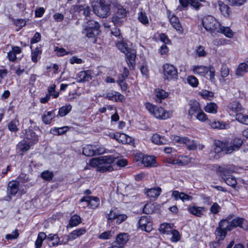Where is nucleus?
Here are the masks:
<instances>
[{
	"instance_id": "1",
	"label": "nucleus",
	"mask_w": 248,
	"mask_h": 248,
	"mask_svg": "<svg viewBox=\"0 0 248 248\" xmlns=\"http://www.w3.org/2000/svg\"><path fill=\"white\" fill-rule=\"evenodd\" d=\"M118 157L109 155L93 158L90 160L89 165L92 167H96L97 170L101 172L111 171L113 170L111 164Z\"/></svg>"
},
{
	"instance_id": "2",
	"label": "nucleus",
	"mask_w": 248,
	"mask_h": 248,
	"mask_svg": "<svg viewBox=\"0 0 248 248\" xmlns=\"http://www.w3.org/2000/svg\"><path fill=\"white\" fill-rule=\"evenodd\" d=\"M116 46L121 51L125 54L127 59L126 62L130 69L133 70L135 66L136 51L128 47V45L124 42H117Z\"/></svg>"
},
{
	"instance_id": "3",
	"label": "nucleus",
	"mask_w": 248,
	"mask_h": 248,
	"mask_svg": "<svg viewBox=\"0 0 248 248\" xmlns=\"http://www.w3.org/2000/svg\"><path fill=\"white\" fill-rule=\"evenodd\" d=\"M145 107L151 114L159 119L166 120L168 119L172 116L173 113L172 110H165L162 107L153 105L150 103H146Z\"/></svg>"
},
{
	"instance_id": "4",
	"label": "nucleus",
	"mask_w": 248,
	"mask_h": 248,
	"mask_svg": "<svg viewBox=\"0 0 248 248\" xmlns=\"http://www.w3.org/2000/svg\"><path fill=\"white\" fill-rule=\"evenodd\" d=\"M228 223L221 220L219 223L218 226L216 228L215 234L216 236V239L218 242H214L212 243L213 247L216 248L219 245V241L223 240L226 237L228 232H230Z\"/></svg>"
},
{
	"instance_id": "5",
	"label": "nucleus",
	"mask_w": 248,
	"mask_h": 248,
	"mask_svg": "<svg viewBox=\"0 0 248 248\" xmlns=\"http://www.w3.org/2000/svg\"><path fill=\"white\" fill-rule=\"evenodd\" d=\"M87 24L83 31V33L87 37L93 38L100 34V25L97 22L89 20L87 22Z\"/></svg>"
},
{
	"instance_id": "6",
	"label": "nucleus",
	"mask_w": 248,
	"mask_h": 248,
	"mask_svg": "<svg viewBox=\"0 0 248 248\" xmlns=\"http://www.w3.org/2000/svg\"><path fill=\"white\" fill-rule=\"evenodd\" d=\"M220 23L211 16L204 17L202 19V26L204 29L211 33L217 31Z\"/></svg>"
},
{
	"instance_id": "7",
	"label": "nucleus",
	"mask_w": 248,
	"mask_h": 248,
	"mask_svg": "<svg viewBox=\"0 0 248 248\" xmlns=\"http://www.w3.org/2000/svg\"><path fill=\"white\" fill-rule=\"evenodd\" d=\"M223 220L228 223V226L230 231L237 227H239L245 230L248 228L247 221L243 218L236 217L232 219L231 218L228 217L225 219H223Z\"/></svg>"
},
{
	"instance_id": "8",
	"label": "nucleus",
	"mask_w": 248,
	"mask_h": 248,
	"mask_svg": "<svg viewBox=\"0 0 248 248\" xmlns=\"http://www.w3.org/2000/svg\"><path fill=\"white\" fill-rule=\"evenodd\" d=\"M117 11L111 18L112 22L116 27L122 26L124 22V18L126 16L127 11L122 6L117 8Z\"/></svg>"
},
{
	"instance_id": "9",
	"label": "nucleus",
	"mask_w": 248,
	"mask_h": 248,
	"mask_svg": "<svg viewBox=\"0 0 248 248\" xmlns=\"http://www.w3.org/2000/svg\"><path fill=\"white\" fill-rule=\"evenodd\" d=\"M97 4L92 6L93 11L100 18H107L110 15V11L108 8L101 4L98 0H96Z\"/></svg>"
},
{
	"instance_id": "10",
	"label": "nucleus",
	"mask_w": 248,
	"mask_h": 248,
	"mask_svg": "<svg viewBox=\"0 0 248 248\" xmlns=\"http://www.w3.org/2000/svg\"><path fill=\"white\" fill-rule=\"evenodd\" d=\"M129 240L128 235L126 233H120L116 238V240L112 244V248H122Z\"/></svg>"
},
{
	"instance_id": "11",
	"label": "nucleus",
	"mask_w": 248,
	"mask_h": 248,
	"mask_svg": "<svg viewBox=\"0 0 248 248\" xmlns=\"http://www.w3.org/2000/svg\"><path fill=\"white\" fill-rule=\"evenodd\" d=\"M163 68L164 76L166 79L171 80L177 78V70L172 65L166 64L164 65Z\"/></svg>"
},
{
	"instance_id": "12",
	"label": "nucleus",
	"mask_w": 248,
	"mask_h": 248,
	"mask_svg": "<svg viewBox=\"0 0 248 248\" xmlns=\"http://www.w3.org/2000/svg\"><path fill=\"white\" fill-rule=\"evenodd\" d=\"M139 227L142 230L150 232L152 230V222L147 216H142L139 220Z\"/></svg>"
},
{
	"instance_id": "13",
	"label": "nucleus",
	"mask_w": 248,
	"mask_h": 248,
	"mask_svg": "<svg viewBox=\"0 0 248 248\" xmlns=\"http://www.w3.org/2000/svg\"><path fill=\"white\" fill-rule=\"evenodd\" d=\"M221 152H224V144L220 141H217L215 142L213 150L210 152L209 155L211 157L217 159L219 158L218 154Z\"/></svg>"
},
{
	"instance_id": "14",
	"label": "nucleus",
	"mask_w": 248,
	"mask_h": 248,
	"mask_svg": "<svg viewBox=\"0 0 248 248\" xmlns=\"http://www.w3.org/2000/svg\"><path fill=\"white\" fill-rule=\"evenodd\" d=\"M80 202H86L88 205L92 209L96 208L100 204L99 199L96 197H83Z\"/></svg>"
},
{
	"instance_id": "15",
	"label": "nucleus",
	"mask_w": 248,
	"mask_h": 248,
	"mask_svg": "<svg viewBox=\"0 0 248 248\" xmlns=\"http://www.w3.org/2000/svg\"><path fill=\"white\" fill-rule=\"evenodd\" d=\"M93 73L91 70L81 71L77 75V80L78 82H85L92 79Z\"/></svg>"
},
{
	"instance_id": "16",
	"label": "nucleus",
	"mask_w": 248,
	"mask_h": 248,
	"mask_svg": "<svg viewBox=\"0 0 248 248\" xmlns=\"http://www.w3.org/2000/svg\"><path fill=\"white\" fill-rule=\"evenodd\" d=\"M20 190V183L18 181H12L9 183L7 188V194L15 196Z\"/></svg>"
},
{
	"instance_id": "17",
	"label": "nucleus",
	"mask_w": 248,
	"mask_h": 248,
	"mask_svg": "<svg viewBox=\"0 0 248 248\" xmlns=\"http://www.w3.org/2000/svg\"><path fill=\"white\" fill-rule=\"evenodd\" d=\"M113 138L122 144H130L133 143L134 140L132 138L124 133H117L114 135Z\"/></svg>"
},
{
	"instance_id": "18",
	"label": "nucleus",
	"mask_w": 248,
	"mask_h": 248,
	"mask_svg": "<svg viewBox=\"0 0 248 248\" xmlns=\"http://www.w3.org/2000/svg\"><path fill=\"white\" fill-rule=\"evenodd\" d=\"M103 96L108 100L115 101H122L124 98V95L116 92H109L104 94Z\"/></svg>"
},
{
	"instance_id": "19",
	"label": "nucleus",
	"mask_w": 248,
	"mask_h": 248,
	"mask_svg": "<svg viewBox=\"0 0 248 248\" xmlns=\"http://www.w3.org/2000/svg\"><path fill=\"white\" fill-rule=\"evenodd\" d=\"M222 172V178L225 181L226 183L233 187H234L237 184L236 180L234 177L232 175H229V172L225 170H220Z\"/></svg>"
},
{
	"instance_id": "20",
	"label": "nucleus",
	"mask_w": 248,
	"mask_h": 248,
	"mask_svg": "<svg viewBox=\"0 0 248 248\" xmlns=\"http://www.w3.org/2000/svg\"><path fill=\"white\" fill-rule=\"evenodd\" d=\"M187 210L191 214L198 217H201L205 212V208L195 205H189L187 207Z\"/></svg>"
},
{
	"instance_id": "21",
	"label": "nucleus",
	"mask_w": 248,
	"mask_h": 248,
	"mask_svg": "<svg viewBox=\"0 0 248 248\" xmlns=\"http://www.w3.org/2000/svg\"><path fill=\"white\" fill-rule=\"evenodd\" d=\"M228 108L229 109V112H232V113L235 114V116L237 114H240L244 110L242 107V105L237 102H233L229 104Z\"/></svg>"
},
{
	"instance_id": "22",
	"label": "nucleus",
	"mask_w": 248,
	"mask_h": 248,
	"mask_svg": "<svg viewBox=\"0 0 248 248\" xmlns=\"http://www.w3.org/2000/svg\"><path fill=\"white\" fill-rule=\"evenodd\" d=\"M201 110L200 105L199 103L195 102L190 104V108L188 110V115L190 118L195 114H198Z\"/></svg>"
},
{
	"instance_id": "23",
	"label": "nucleus",
	"mask_w": 248,
	"mask_h": 248,
	"mask_svg": "<svg viewBox=\"0 0 248 248\" xmlns=\"http://www.w3.org/2000/svg\"><path fill=\"white\" fill-rule=\"evenodd\" d=\"M54 111H45L42 116V121L45 124H49L55 117Z\"/></svg>"
},
{
	"instance_id": "24",
	"label": "nucleus",
	"mask_w": 248,
	"mask_h": 248,
	"mask_svg": "<svg viewBox=\"0 0 248 248\" xmlns=\"http://www.w3.org/2000/svg\"><path fill=\"white\" fill-rule=\"evenodd\" d=\"M46 238L49 247L57 246L59 243V237L57 234H49Z\"/></svg>"
},
{
	"instance_id": "25",
	"label": "nucleus",
	"mask_w": 248,
	"mask_h": 248,
	"mask_svg": "<svg viewBox=\"0 0 248 248\" xmlns=\"http://www.w3.org/2000/svg\"><path fill=\"white\" fill-rule=\"evenodd\" d=\"M142 164L145 167H155V158L153 156H146L143 157Z\"/></svg>"
},
{
	"instance_id": "26",
	"label": "nucleus",
	"mask_w": 248,
	"mask_h": 248,
	"mask_svg": "<svg viewBox=\"0 0 248 248\" xmlns=\"http://www.w3.org/2000/svg\"><path fill=\"white\" fill-rule=\"evenodd\" d=\"M170 21L172 27L177 31L182 32V28L178 18L175 16H172L170 18Z\"/></svg>"
},
{
	"instance_id": "27",
	"label": "nucleus",
	"mask_w": 248,
	"mask_h": 248,
	"mask_svg": "<svg viewBox=\"0 0 248 248\" xmlns=\"http://www.w3.org/2000/svg\"><path fill=\"white\" fill-rule=\"evenodd\" d=\"M161 191V188L157 187L149 189L146 192L148 197L156 198L160 195Z\"/></svg>"
},
{
	"instance_id": "28",
	"label": "nucleus",
	"mask_w": 248,
	"mask_h": 248,
	"mask_svg": "<svg viewBox=\"0 0 248 248\" xmlns=\"http://www.w3.org/2000/svg\"><path fill=\"white\" fill-rule=\"evenodd\" d=\"M155 96L156 97V101L159 103L161 102V100L166 98L168 94L167 92L162 89H156L155 91Z\"/></svg>"
},
{
	"instance_id": "29",
	"label": "nucleus",
	"mask_w": 248,
	"mask_h": 248,
	"mask_svg": "<svg viewBox=\"0 0 248 248\" xmlns=\"http://www.w3.org/2000/svg\"><path fill=\"white\" fill-rule=\"evenodd\" d=\"M209 67L204 66H194L193 71L195 74L204 76L208 72Z\"/></svg>"
},
{
	"instance_id": "30",
	"label": "nucleus",
	"mask_w": 248,
	"mask_h": 248,
	"mask_svg": "<svg viewBox=\"0 0 248 248\" xmlns=\"http://www.w3.org/2000/svg\"><path fill=\"white\" fill-rule=\"evenodd\" d=\"M217 32L224 34L228 38H232L233 35V31L229 27L221 26V25H220V27H219Z\"/></svg>"
},
{
	"instance_id": "31",
	"label": "nucleus",
	"mask_w": 248,
	"mask_h": 248,
	"mask_svg": "<svg viewBox=\"0 0 248 248\" xmlns=\"http://www.w3.org/2000/svg\"><path fill=\"white\" fill-rule=\"evenodd\" d=\"M152 141L158 145L165 144L167 142V140L163 137H161L157 134H155L152 136Z\"/></svg>"
},
{
	"instance_id": "32",
	"label": "nucleus",
	"mask_w": 248,
	"mask_h": 248,
	"mask_svg": "<svg viewBox=\"0 0 248 248\" xmlns=\"http://www.w3.org/2000/svg\"><path fill=\"white\" fill-rule=\"evenodd\" d=\"M218 4L222 14L225 17L228 16L230 12L229 7L221 1H219Z\"/></svg>"
},
{
	"instance_id": "33",
	"label": "nucleus",
	"mask_w": 248,
	"mask_h": 248,
	"mask_svg": "<svg viewBox=\"0 0 248 248\" xmlns=\"http://www.w3.org/2000/svg\"><path fill=\"white\" fill-rule=\"evenodd\" d=\"M217 106L215 103H207L204 109L208 113H216L217 112Z\"/></svg>"
},
{
	"instance_id": "34",
	"label": "nucleus",
	"mask_w": 248,
	"mask_h": 248,
	"mask_svg": "<svg viewBox=\"0 0 248 248\" xmlns=\"http://www.w3.org/2000/svg\"><path fill=\"white\" fill-rule=\"evenodd\" d=\"M82 153L87 156H92L95 155L94 146L87 145L83 148Z\"/></svg>"
},
{
	"instance_id": "35",
	"label": "nucleus",
	"mask_w": 248,
	"mask_h": 248,
	"mask_svg": "<svg viewBox=\"0 0 248 248\" xmlns=\"http://www.w3.org/2000/svg\"><path fill=\"white\" fill-rule=\"evenodd\" d=\"M46 238V235L45 233L39 232L37 240L35 241V245L36 248H40L42 246L43 241Z\"/></svg>"
},
{
	"instance_id": "36",
	"label": "nucleus",
	"mask_w": 248,
	"mask_h": 248,
	"mask_svg": "<svg viewBox=\"0 0 248 248\" xmlns=\"http://www.w3.org/2000/svg\"><path fill=\"white\" fill-rule=\"evenodd\" d=\"M26 138L30 140L32 144L35 143L38 141V136L35 133L32 131L29 130L26 135Z\"/></svg>"
},
{
	"instance_id": "37",
	"label": "nucleus",
	"mask_w": 248,
	"mask_h": 248,
	"mask_svg": "<svg viewBox=\"0 0 248 248\" xmlns=\"http://www.w3.org/2000/svg\"><path fill=\"white\" fill-rule=\"evenodd\" d=\"M81 222L80 217L77 215L71 217L69 220V225L70 227H75L78 226Z\"/></svg>"
},
{
	"instance_id": "38",
	"label": "nucleus",
	"mask_w": 248,
	"mask_h": 248,
	"mask_svg": "<svg viewBox=\"0 0 248 248\" xmlns=\"http://www.w3.org/2000/svg\"><path fill=\"white\" fill-rule=\"evenodd\" d=\"M42 53V50L40 47H36L31 50V60L33 62L36 63L38 61V57Z\"/></svg>"
},
{
	"instance_id": "39",
	"label": "nucleus",
	"mask_w": 248,
	"mask_h": 248,
	"mask_svg": "<svg viewBox=\"0 0 248 248\" xmlns=\"http://www.w3.org/2000/svg\"><path fill=\"white\" fill-rule=\"evenodd\" d=\"M86 232V230L84 228L78 229L73 231L70 234V236L72 239H75L78 237L84 234Z\"/></svg>"
},
{
	"instance_id": "40",
	"label": "nucleus",
	"mask_w": 248,
	"mask_h": 248,
	"mask_svg": "<svg viewBox=\"0 0 248 248\" xmlns=\"http://www.w3.org/2000/svg\"><path fill=\"white\" fill-rule=\"evenodd\" d=\"M235 119L240 123L248 125V115H244L242 112H241L240 114H237L236 115Z\"/></svg>"
},
{
	"instance_id": "41",
	"label": "nucleus",
	"mask_w": 248,
	"mask_h": 248,
	"mask_svg": "<svg viewBox=\"0 0 248 248\" xmlns=\"http://www.w3.org/2000/svg\"><path fill=\"white\" fill-rule=\"evenodd\" d=\"M209 124L213 128L217 129H223L225 128V124L219 121H211L210 120L208 121Z\"/></svg>"
},
{
	"instance_id": "42",
	"label": "nucleus",
	"mask_w": 248,
	"mask_h": 248,
	"mask_svg": "<svg viewBox=\"0 0 248 248\" xmlns=\"http://www.w3.org/2000/svg\"><path fill=\"white\" fill-rule=\"evenodd\" d=\"M72 106L70 105H65L60 108L59 115L63 117L67 115L71 110Z\"/></svg>"
},
{
	"instance_id": "43",
	"label": "nucleus",
	"mask_w": 248,
	"mask_h": 248,
	"mask_svg": "<svg viewBox=\"0 0 248 248\" xmlns=\"http://www.w3.org/2000/svg\"><path fill=\"white\" fill-rule=\"evenodd\" d=\"M159 230L162 233L169 234L170 232L172 231V229L170 224L164 223L160 225Z\"/></svg>"
},
{
	"instance_id": "44",
	"label": "nucleus",
	"mask_w": 248,
	"mask_h": 248,
	"mask_svg": "<svg viewBox=\"0 0 248 248\" xmlns=\"http://www.w3.org/2000/svg\"><path fill=\"white\" fill-rule=\"evenodd\" d=\"M18 124L19 122L17 120H13L8 124V129L11 132H16L17 131H18L17 126L18 125Z\"/></svg>"
},
{
	"instance_id": "45",
	"label": "nucleus",
	"mask_w": 248,
	"mask_h": 248,
	"mask_svg": "<svg viewBox=\"0 0 248 248\" xmlns=\"http://www.w3.org/2000/svg\"><path fill=\"white\" fill-rule=\"evenodd\" d=\"M68 128L67 126H64L60 128H55L51 130V132L54 135H62L67 131Z\"/></svg>"
},
{
	"instance_id": "46",
	"label": "nucleus",
	"mask_w": 248,
	"mask_h": 248,
	"mask_svg": "<svg viewBox=\"0 0 248 248\" xmlns=\"http://www.w3.org/2000/svg\"><path fill=\"white\" fill-rule=\"evenodd\" d=\"M205 0H190V5L196 10H199L202 6L201 2H204Z\"/></svg>"
},
{
	"instance_id": "47",
	"label": "nucleus",
	"mask_w": 248,
	"mask_h": 248,
	"mask_svg": "<svg viewBox=\"0 0 248 248\" xmlns=\"http://www.w3.org/2000/svg\"><path fill=\"white\" fill-rule=\"evenodd\" d=\"M204 47L202 46H199L196 47L195 53L196 55L199 57H205L207 55V53L204 50Z\"/></svg>"
},
{
	"instance_id": "48",
	"label": "nucleus",
	"mask_w": 248,
	"mask_h": 248,
	"mask_svg": "<svg viewBox=\"0 0 248 248\" xmlns=\"http://www.w3.org/2000/svg\"><path fill=\"white\" fill-rule=\"evenodd\" d=\"M232 143L236 150H238L243 143V141L240 138H234L232 141Z\"/></svg>"
},
{
	"instance_id": "49",
	"label": "nucleus",
	"mask_w": 248,
	"mask_h": 248,
	"mask_svg": "<svg viewBox=\"0 0 248 248\" xmlns=\"http://www.w3.org/2000/svg\"><path fill=\"white\" fill-rule=\"evenodd\" d=\"M187 81L193 87H197L199 84L197 78L194 76H189L187 77Z\"/></svg>"
},
{
	"instance_id": "50",
	"label": "nucleus",
	"mask_w": 248,
	"mask_h": 248,
	"mask_svg": "<svg viewBox=\"0 0 248 248\" xmlns=\"http://www.w3.org/2000/svg\"><path fill=\"white\" fill-rule=\"evenodd\" d=\"M53 172L48 170L44 171L41 174L42 178L46 181L51 180L53 178Z\"/></svg>"
},
{
	"instance_id": "51",
	"label": "nucleus",
	"mask_w": 248,
	"mask_h": 248,
	"mask_svg": "<svg viewBox=\"0 0 248 248\" xmlns=\"http://www.w3.org/2000/svg\"><path fill=\"white\" fill-rule=\"evenodd\" d=\"M19 148L22 152H26L30 149L29 143L27 141H22L18 145Z\"/></svg>"
},
{
	"instance_id": "52",
	"label": "nucleus",
	"mask_w": 248,
	"mask_h": 248,
	"mask_svg": "<svg viewBox=\"0 0 248 248\" xmlns=\"http://www.w3.org/2000/svg\"><path fill=\"white\" fill-rule=\"evenodd\" d=\"M170 233L172 235L170 239L172 242H176L180 240V236L178 231L172 229V231L170 232Z\"/></svg>"
},
{
	"instance_id": "53",
	"label": "nucleus",
	"mask_w": 248,
	"mask_h": 248,
	"mask_svg": "<svg viewBox=\"0 0 248 248\" xmlns=\"http://www.w3.org/2000/svg\"><path fill=\"white\" fill-rule=\"evenodd\" d=\"M180 6H178V9L180 10H186L188 5H190V0H179Z\"/></svg>"
},
{
	"instance_id": "54",
	"label": "nucleus",
	"mask_w": 248,
	"mask_h": 248,
	"mask_svg": "<svg viewBox=\"0 0 248 248\" xmlns=\"http://www.w3.org/2000/svg\"><path fill=\"white\" fill-rule=\"evenodd\" d=\"M12 21L16 26L19 27V29L16 30L17 31H19L22 27L25 26L26 24V20L23 19H13Z\"/></svg>"
},
{
	"instance_id": "55",
	"label": "nucleus",
	"mask_w": 248,
	"mask_h": 248,
	"mask_svg": "<svg viewBox=\"0 0 248 248\" xmlns=\"http://www.w3.org/2000/svg\"><path fill=\"white\" fill-rule=\"evenodd\" d=\"M138 19L143 24L146 25L148 23V19L146 14L143 12H140L139 14Z\"/></svg>"
},
{
	"instance_id": "56",
	"label": "nucleus",
	"mask_w": 248,
	"mask_h": 248,
	"mask_svg": "<svg viewBox=\"0 0 248 248\" xmlns=\"http://www.w3.org/2000/svg\"><path fill=\"white\" fill-rule=\"evenodd\" d=\"M201 95L204 99L211 100L214 96V93L212 92H209V91L205 90L201 93Z\"/></svg>"
},
{
	"instance_id": "57",
	"label": "nucleus",
	"mask_w": 248,
	"mask_h": 248,
	"mask_svg": "<svg viewBox=\"0 0 248 248\" xmlns=\"http://www.w3.org/2000/svg\"><path fill=\"white\" fill-rule=\"evenodd\" d=\"M116 210H111L109 213L108 214V223H110L113 220L116 219L117 213L116 212Z\"/></svg>"
},
{
	"instance_id": "58",
	"label": "nucleus",
	"mask_w": 248,
	"mask_h": 248,
	"mask_svg": "<svg viewBox=\"0 0 248 248\" xmlns=\"http://www.w3.org/2000/svg\"><path fill=\"white\" fill-rule=\"evenodd\" d=\"M174 141L178 143H186L188 142L189 139L187 137H180L177 136H174L173 139Z\"/></svg>"
},
{
	"instance_id": "59",
	"label": "nucleus",
	"mask_w": 248,
	"mask_h": 248,
	"mask_svg": "<svg viewBox=\"0 0 248 248\" xmlns=\"http://www.w3.org/2000/svg\"><path fill=\"white\" fill-rule=\"evenodd\" d=\"M19 236V233L17 230H16L13 232V234H8L5 236V238L7 240H12L16 239Z\"/></svg>"
},
{
	"instance_id": "60",
	"label": "nucleus",
	"mask_w": 248,
	"mask_h": 248,
	"mask_svg": "<svg viewBox=\"0 0 248 248\" xmlns=\"http://www.w3.org/2000/svg\"><path fill=\"white\" fill-rule=\"evenodd\" d=\"M196 118L198 120L201 122H205L207 120V116L205 113H204L202 109L200 110L199 112L196 115Z\"/></svg>"
},
{
	"instance_id": "61",
	"label": "nucleus",
	"mask_w": 248,
	"mask_h": 248,
	"mask_svg": "<svg viewBox=\"0 0 248 248\" xmlns=\"http://www.w3.org/2000/svg\"><path fill=\"white\" fill-rule=\"evenodd\" d=\"M95 155L103 154L106 153V149L103 146H94Z\"/></svg>"
},
{
	"instance_id": "62",
	"label": "nucleus",
	"mask_w": 248,
	"mask_h": 248,
	"mask_svg": "<svg viewBox=\"0 0 248 248\" xmlns=\"http://www.w3.org/2000/svg\"><path fill=\"white\" fill-rule=\"evenodd\" d=\"M229 4L233 6H240L244 4L247 0H227Z\"/></svg>"
},
{
	"instance_id": "63",
	"label": "nucleus",
	"mask_w": 248,
	"mask_h": 248,
	"mask_svg": "<svg viewBox=\"0 0 248 248\" xmlns=\"http://www.w3.org/2000/svg\"><path fill=\"white\" fill-rule=\"evenodd\" d=\"M220 73L222 78L227 77L229 74V69L226 65H223L220 69Z\"/></svg>"
},
{
	"instance_id": "64",
	"label": "nucleus",
	"mask_w": 248,
	"mask_h": 248,
	"mask_svg": "<svg viewBox=\"0 0 248 248\" xmlns=\"http://www.w3.org/2000/svg\"><path fill=\"white\" fill-rule=\"evenodd\" d=\"M220 209V206L217 202H215L210 207V210L212 213L217 214Z\"/></svg>"
}]
</instances>
